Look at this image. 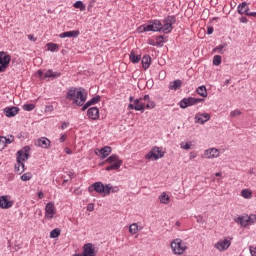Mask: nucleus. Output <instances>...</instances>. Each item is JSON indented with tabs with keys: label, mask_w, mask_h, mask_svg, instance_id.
Masks as SVG:
<instances>
[{
	"label": "nucleus",
	"mask_w": 256,
	"mask_h": 256,
	"mask_svg": "<svg viewBox=\"0 0 256 256\" xmlns=\"http://www.w3.org/2000/svg\"><path fill=\"white\" fill-rule=\"evenodd\" d=\"M66 99L72 101L78 107H83L85 101H87V94H85L83 88L70 87L66 92Z\"/></svg>",
	"instance_id": "f257e3e1"
},
{
	"label": "nucleus",
	"mask_w": 256,
	"mask_h": 256,
	"mask_svg": "<svg viewBox=\"0 0 256 256\" xmlns=\"http://www.w3.org/2000/svg\"><path fill=\"white\" fill-rule=\"evenodd\" d=\"M161 29H163V23H161L159 20H152L139 26L137 31L138 33H147L149 31L159 32Z\"/></svg>",
	"instance_id": "f03ea898"
},
{
	"label": "nucleus",
	"mask_w": 256,
	"mask_h": 256,
	"mask_svg": "<svg viewBox=\"0 0 256 256\" xmlns=\"http://www.w3.org/2000/svg\"><path fill=\"white\" fill-rule=\"evenodd\" d=\"M129 101L133 104H129L128 109H134V111H145V102L143 101H149V94H146L143 97L137 99H135L133 96H130Z\"/></svg>",
	"instance_id": "7ed1b4c3"
},
{
	"label": "nucleus",
	"mask_w": 256,
	"mask_h": 256,
	"mask_svg": "<svg viewBox=\"0 0 256 256\" xmlns=\"http://www.w3.org/2000/svg\"><path fill=\"white\" fill-rule=\"evenodd\" d=\"M106 163L109 164L105 169L106 171H117V169H121V165H123V160L119 159V155L112 154L106 159Z\"/></svg>",
	"instance_id": "20e7f679"
},
{
	"label": "nucleus",
	"mask_w": 256,
	"mask_h": 256,
	"mask_svg": "<svg viewBox=\"0 0 256 256\" xmlns=\"http://www.w3.org/2000/svg\"><path fill=\"white\" fill-rule=\"evenodd\" d=\"M170 247L175 255H183V253L187 251V245L179 238L174 239L171 242Z\"/></svg>",
	"instance_id": "39448f33"
},
{
	"label": "nucleus",
	"mask_w": 256,
	"mask_h": 256,
	"mask_svg": "<svg viewBox=\"0 0 256 256\" xmlns=\"http://www.w3.org/2000/svg\"><path fill=\"white\" fill-rule=\"evenodd\" d=\"M235 223L241 225L242 227H248V225H253L256 221V215H245V216H238L234 218Z\"/></svg>",
	"instance_id": "423d86ee"
},
{
	"label": "nucleus",
	"mask_w": 256,
	"mask_h": 256,
	"mask_svg": "<svg viewBox=\"0 0 256 256\" xmlns=\"http://www.w3.org/2000/svg\"><path fill=\"white\" fill-rule=\"evenodd\" d=\"M177 21V17L175 15H171L166 17L163 20L161 31L162 33L169 34L171 31H173V25H175V22Z\"/></svg>",
	"instance_id": "0eeeda50"
},
{
	"label": "nucleus",
	"mask_w": 256,
	"mask_h": 256,
	"mask_svg": "<svg viewBox=\"0 0 256 256\" xmlns=\"http://www.w3.org/2000/svg\"><path fill=\"white\" fill-rule=\"evenodd\" d=\"M205 99L203 98H195V97H188L184 98L179 102V106L181 109H187V107H193L194 105H199V103H203Z\"/></svg>",
	"instance_id": "6e6552de"
},
{
	"label": "nucleus",
	"mask_w": 256,
	"mask_h": 256,
	"mask_svg": "<svg viewBox=\"0 0 256 256\" xmlns=\"http://www.w3.org/2000/svg\"><path fill=\"white\" fill-rule=\"evenodd\" d=\"M165 156V152H163L162 148L154 147L152 148L146 155L145 159H149L151 161H157Z\"/></svg>",
	"instance_id": "1a4fd4ad"
},
{
	"label": "nucleus",
	"mask_w": 256,
	"mask_h": 256,
	"mask_svg": "<svg viewBox=\"0 0 256 256\" xmlns=\"http://www.w3.org/2000/svg\"><path fill=\"white\" fill-rule=\"evenodd\" d=\"M11 63V55L7 54L5 51L0 52V73H5L7 67Z\"/></svg>",
	"instance_id": "9d476101"
},
{
	"label": "nucleus",
	"mask_w": 256,
	"mask_h": 256,
	"mask_svg": "<svg viewBox=\"0 0 256 256\" xmlns=\"http://www.w3.org/2000/svg\"><path fill=\"white\" fill-rule=\"evenodd\" d=\"M88 191L90 193H93V191L99 194L104 193V195H106V193H109V190H107V185L104 186L102 182H95L88 187Z\"/></svg>",
	"instance_id": "9b49d317"
},
{
	"label": "nucleus",
	"mask_w": 256,
	"mask_h": 256,
	"mask_svg": "<svg viewBox=\"0 0 256 256\" xmlns=\"http://www.w3.org/2000/svg\"><path fill=\"white\" fill-rule=\"evenodd\" d=\"M15 202L11 200V196L3 195L0 196V209H11Z\"/></svg>",
	"instance_id": "f8f14e48"
},
{
	"label": "nucleus",
	"mask_w": 256,
	"mask_h": 256,
	"mask_svg": "<svg viewBox=\"0 0 256 256\" xmlns=\"http://www.w3.org/2000/svg\"><path fill=\"white\" fill-rule=\"evenodd\" d=\"M29 151H31V147L25 146L22 150L17 152V161L20 163H25L27 159H29Z\"/></svg>",
	"instance_id": "ddd939ff"
},
{
	"label": "nucleus",
	"mask_w": 256,
	"mask_h": 256,
	"mask_svg": "<svg viewBox=\"0 0 256 256\" xmlns=\"http://www.w3.org/2000/svg\"><path fill=\"white\" fill-rule=\"evenodd\" d=\"M214 247L218 251H227L229 247H231V240H228V239L220 240L214 245Z\"/></svg>",
	"instance_id": "4468645a"
},
{
	"label": "nucleus",
	"mask_w": 256,
	"mask_h": 256,
	"mask_svg": "<svg viewBox=\"0 0 256 256\" xmlns=\"http://www.w3.org/2000/svg\"><path fill=\"white\" fill-rule=\"evenodd\" d=\"M55 217V204L48 202L45 206V218L53 219Z\"/></svg>",
	"instance_id": "2eb2a0df"
},
{
	"label": "nucleus",
	"mask_w": 256,
	"mask_h": 256,
	"mask_svg": "<svg viewBox=\"0 0 256 256\" xmlns=\"http://www.w3.org/2000/svg\"><path fill=\"white\" fill-rule=\"evenodd\" d=\"M219 157V149L217 148H209L204 152L205 159H217Z\"/></svg>",
	"instance_id": "dca6fc26"
},
{
	"label": "nucleus",
	"mask_w": 256,
	"mask_h": 256,
	"mask_svg": "<svg viewBox=\"0 0 256 256\" xmlns=\"http://www.w3.org/2000/svg\"><path fill=\"white\" fill-rule=\"evenodd\" d=\"M79 35H81V32L79 30H72V31H66L63 32L59 35L60 39H65V38H73V39H77V37H79Z\"/></svg>",
	"instance_id": "f3484780"
},
{
	"label": "nucleus",
	"mask_w": 256,
	"mask_h": 256,
	"mask_svg": "<svg viewBox=\"0 0 256 256\" xmlns=\"http://www.w3.org/2000/svg\"><path fill=\"white\" fill-rule=\"evenodd\" d=\"M239 15H247V17H252L251 12H249V5L247 2H242L238 5Z\"/></svg>",
	"instance_id": "a211bd4d"
},
{
	"label": "nucleus",
	"mask_w": 256,
	"mask_h": 256,
	"mask_svg": "<svg viewBox=\"0 0 256 256\" xmlns=\"http://www.w3.org/2000/svg\"><path fill=\"white\" fill-rule=\"evenodd\" d=\"M36 146L41 147L42 149H49V147H51V140L46 137L39 138L36 141Z\"/></svg>",
	"instance_id": "6ab92c4d"
},
{
	"label": "nucleus",
	"mask_w": 256,
	"mask_h": 256,
	"mask_svg": "<svg viewBox=\"0 0 256 256\" xmlns=\"http://www.w3.org/2000/svg\"><path fill=\"white\" fill-rule=\"evenodd\" d=\"M87 116L89 119H92V121H97L99 119V108L97 107H91L87 111Z\"/></svg>",
	"instance_id": "aec40b11"
},
{
	"label": "nucleus",
	"mask_w": 256,
	"mask_h": 256,
	"mask_svg": "<svg viewBox=\"0 0 256 256\" xmlns=\"http://www.w3.org/2000/svg\"><path fill=\"white\" fill-rule=\"evenodd\" d=\"M209 119H211V115H209L208 113H199L195 116V122L200 123L201 125L207 123Z\"/></svg>",
	"instance_id": "412c9836"
},
{
	"label": "nucleus",
	"mask_w": 256,
	"mask_h": 256,
	"mask_svg": "<svg viewBox=\"0 0 256 256\" xmlns=\"http://www.w3.org/2000/svg\"><path fill=\"white\" fill-rule=\"evenodd\" d=\"M96 155H102L101 159H107L111 155V147L105 146L101 148L100 150L95 151Z\"/></svg>",
	"instance_id": "4be33fe9"
},
{
	"label": "nucleus",
	"mask_w": 256,
	"mask_h": 256,
	"mask_svg": "<svg viewBox=\"0 0 256 256\" xmlns=\"http://www.w3.org/2000/svg\"><path fill=\"white\" fill-rule=\"evenodd\" d=\"M17 113H19V107H6L4 109V115H6V117H15V115H17Z\"/></svg>",
	"instance_id": "5701e85b"
},
{
	"label": "nucleus",
	"mask_w": 256,
	"mask_h": 256,
	"mask_svg": "<svg viewBox=\"0 0 256 256\" xmlns=\"http://www.w3.org/2000/svg\"><path fill=\"white\" fill-rule=\"evenodd\" d=\"M44 77H46V79H59V77H61V72H54L53 70H47L45 72Z\"/></svg>",
	"instance_id": "b1692460"
},
{
	"label": "nucleus",
	"mask_w": 256,
	"mask_h": 256,
	"mask_svg": "<svg viewBox=\"0 0 256 256\" xmlns=\"http://www.w3.org/2000/svg\"><path fill=\"white\" fill-rule=\"evenodd\" d=\"M140 61L142 63L143 69L147 70L149 67H151V56L144 55Z\"/></svg>",
	"instance_id": "393cba45"
},
{
	"label": "nucleus",
	"mask_w": 256,
	"mask_h": 256,
	"mask_svg": "<svg viewBox=\"0 0 256 256\" xmlns=\"http://www.w3.org/2000/svg\"><path fill=\"white\" fill-rule=\"evenodd\" d=\"M14 171L18 175H21L22 173H24L25 172V163L17 161V163L15 164V167H14Z\"/></svg>",
	"instance_id": "a878e982"
},
{
	"label": "nucleus",
	"mask_w": 256,
	"mask_h": 256,
	"mask_svg": "<svg viewBox=\"0 0 256 256\" xmlns=\"http://www.w3.org/2000/svg\"><path fill=\"white\" fill-rule=\"evenodd\" d=\"M129 59L131 63H139V61H141V54H136L135 50H131Z\"/></svg>",
	"instance_id": "bb28decb"
},
{
	"label": "nucleus",
	"mask_w": 256,
	"mask_h": 256,
	"mask_svg": "<svg viewBox=\"0 0 256 256\" xmlns=\"http://www.w3.org/2000/svg\"><path fill=\"white\" fill-rule=\"evenodd\" d=\"M181 85H183V82L178 79L173 82H170L169 89H171L172 91H177V89H181Z\"/></svg>",
	"instance_id": "cd10ccee"
},
{
	"label": "nucleus",
	"mask_w": 256,
	"mask_h": 256,
	"mask_svg": "<svg viewBox=\"0 0 256 256\" xmlns=\"http://www.w3.org/2000/svg\"><path fill=\"white\" fill-rule=\"evenodd\" d=\"M159 201L163 205H169V201H170L169 195H167V193L165 192H162L159 196Z\"/></svg>",
	"instance_id": "c85d7f7f"
},
{
	"label": "nucleus",
	"mask_w": 256,
	"mask_h": 256,
	"mask_svg": "<svg viewBox=\"0 0 256 256\" xmlns=\"http://www.w3.org/2000/svg\"><path fill=\"white\" fill-rule=\"evenodd\" d=\"M106 192L105 195H111V193H119V188L117 186H112L111 184L106 185Z\"/></svg>",
	"instance_id": "c756f323"
},
{
	"label": "nucleus",
	"mask_w": 256,
	"mask_h": 256,
	"mask_svg": "<svg viewBox=\"0 0 256 256\" xmlns=\"http://www.w3.org/2000/svg\"><path fill=\"white\" fill-rule=\"evenodd\" d=\"M196 93L200 95V97H207V87L200 86L196 89Z\"/></svg>",
	"instance_id": "7c9ffc66"
},
{
	"label": "nucleus",
	"mask_w": 256,
	"mask_h": 256,
	"mask_svg": "<svg viewBox=\"0 0 256 256\" xmlns=\"http://www.w3.org/2000/svg\"><path fill=\"white\" fill-rule=\"evenodd\" d=\"M73 7L75 9H79L80 11H85V3H83V1L79 0V1H76L74 4H73Z\"/></svg>",
	"instance_id": "2f4dec72"
},
{
	"label": "nucleus",
	"mask_w": 256,
	"mask_h": 256,
	"mask_svg": "<svg viewBox=\"0 0 256 256\" xmlns=\"http://www.w3.org/2000/svg\"><path fill=\"white\" fill-rule=\"evenodd\" d=\"M137 231H139V225H137V223H133L129 226V233L131 235H136Z\"/></svg>",
	"instance_id": "473e14b6"
},
{
	"label": "nucleus",
	"mask_w": 256,
	"mask_h": 256,
	"mask_svg": "<svg viewBox=\"0 0 256 256\" xmlns=\"http://www.w3.org/2000/svg\"><path fill=\"white\" fill-rule=\"evenodd\" d=\"M99 101H101V96H96V97L91 98L86 103L88 104L89 107H91V105H97V103H99Z\"/></svg>",
	"instance_id": "72a5a7b5"
},
{
	"label": "nucleus",
	"mask_w": 256,
	"mask_h": 256,
	"mask_svg": "<svg viewBox=\"0 0 256 256\" xmlns=\"http://www.w3.org/2000/svg\"><path fill=\"white\" fill-rule=\"evenodd\" d=\"M241 195L244 197V199H251L253 193L249 189H244L241 191Z\"/></svg>",
	"instance_id": "f704fd0d"
},
{
	"label": "nucleus",
	"mask_w": 256,
	"mask_h": 256,
	"mask_svg": "<svg viewBox=\"0 0 256 256\" xmlns=\"http://www.w3.org/2000/svg\"><path fill=\"white\" fill-rule=\"evenodd\" d=\"M59 235H61V230L59 228H55L54 230H52L50 232L51 239H57V237H59Z\"/></svg>",
	"instance_id": "c9c22d12"
},
{
	"label": "nucleus",
	"mask_w": 256,
	"mask_h": 256,
	"mask_svg": "<svg viewBox=\"0 0 256 256\" xmlns=\"http://www.w3.org/2000/svg\"><path fill=\"white\" fill-rule=\"evenodd\" d=\"M46 47H47L48 51H51V53H55V51H57V47H59V45L50 42L46 45Z\"/></svg>",
	"instance_id": "e433bc0d"
},
{
	"label": "nucleus",
	"mask_w": 256,
	"mask_h": 256,
	"mask_svg": "<svg viewBox=\"0 0 256 256\" xmlns=\"http://www.w3.org/2000/svg\"><path fill=\"white\" fill-rule=\"evenodd\" d=\"M15 141V137L13 135H9L8 137L4 136V144L6 145H11Z\"/></svg>",
	"instance_id": "4c0bfd02"
},
{
	"label": "nucleus",
	"mask_w": 256,
	"mask_h": 256,
	"mask_svg": "<svg viewBox=\"0 0 256 256\" xmlns=\"http://www.w3.org/2000/svg\"><path fill=\"white\" fill-rule=\"evenodd\" d=\"M146 101L147 103L145 104V109H155V102L153 100H143Z\"/></svg>",
	"instance_id": "58836bf2"
},
{
	"label": "nucleus",
	"mask_w": 256,
	"mask_h": 256,
	"mask_svg": "<svg viewBox=\"0 0 256 256\" xmlns=\"http://www.w3.org/2000/svg\"><path fill=\"white\" fill-rule=\"evenodd\" d=\"M31 179H33V174H31V172L24 173L21 176V181H31Z\"/></svg>",
	"instance_id": "ea45409f"
},
{
	"label": "nucleus",
	"mask_w": 256,
	"mask_h": 256,
	"mask_svg": "<svg viewBox=\"0 0 256 256\" xmlns=\"http://www.w3.org/2000/svg\"><path fill=\"white\" fill-rule=\"evenodd\" d=\"M225 47H227V44H220L219 46H217L216 48H214V51H216L217 53H220L221 55H223V50L225 49Z\"/></svg>",
	"instance_id": "a19ab883"
},
{
	"label": "nucleus",
	"mask_w": 256,
	"mask_h": 256,
	"mask_svg": "<svg viewBox=\"0 0 256 256\" xmlns=\"http://www.w3.org/2000/svg\"><path fill=\"white\" fill-rule=\"evenodd\" d=\"M164 39H165V37L163 35H160L156 38L157 47H163Z\"/></svg>",
	"instance_id": "79ce46f5"
},
{
	"label": "nucleus",
	"mask_w": 256,
	"mask_h": 256,
	"mask_svg": "<svg viewBox=\"0 0 256 256\" xmlns=\"http://www.w3.org/2000/svg\"><path fill=\"white\" fill-rule=\"evenodd\" d=\"M181 149H184L185 151H189L191 149V142H181L180 143Z\"/></svg>",
	"instance_id": "37998d69"
},
{
	"label": "nucleus",
	"mask_w": 256,
	"mask_h": 256,
	"mask_svg": "<svg viewBox=\"0 0 256 256\" xmlns=\"http://www.w3.org/2000/svg\"><path fill=\"white\" fill-rule=\"evenodd\" d=\"M22 109L24 111H33V109H35V104H24Z\"/></svg>",
	"instance_id": "c03bdc74"
},
{
	"label": "nucleus",
	"mask_w": 256,
	"mask_h": 256,
	"mask_svg": "<svg viewBox=\"0 0 256 256\" xmlns=\"http://www.w3.org/2000/svg\"><path fill=\"white\" fill-rule=\"evenodd\" d=\"M220 63H221V56L215 55L213 57V65L219 66Z\"/></svg>",
	"instance_id": "a18cd8bd"
},
{
	"label": "nucleus",
	"mask_w": 256,
	"mask_h": 256,
	"mask_svg": "<svg viewBox=\"0 0 256 256\" xmlns=\"http://www.w3.org/2000/svg\"><path fill=\"white\" fill-rule=\"evenodd\" d=\"M5 147H7L5 145V136H0V151H3V149H5Z\"/></svg>",
	"instance_id": "49530a36"
},
{
	"label": "nucleus",
	"mask_w": 256,
	"mask_h": 256,
	"mask_svg": "<svg viewBox=\"0 0 256 256\" xmlns=\"http://www.w3.org/2000/svg\"><path fill=\"white\" fill-rule=\"evenodd\" d=\"M239 115H241V110L239 109H236V110H233L232 112H230V117H239Z\"/></svg>",
	"instance_id": "de8ad7c7"
},
{
	"label": "nucleus",
	"mask_w": 256,
	"mask_h": 256,
	"mask_svg": "<svg viewBox=\"0 0 256 256\" xmlns=\"http://www.w3.org/2000/svg\"><path fill=\"white\" fill-rule=\"evenodd\" d=\"M37 75L40 79H47V77H45V73H43V70H38Z\"/></svg>",
	"instance_id": "09e8293b"
},
{
	"label": "nucleus",
	"mask_w": 256,
	"mask_h": 256,
	"mask_svg": "<svg viewBox=\"0 0 256 256\" xmlns=\"http://www.w3.org/2000/svg\"><path fill=\"white\" fill-rule=\"evenodd\" d=\"M249 251L252 256H256V247L255 246H250Z\"/></svg>",
	"instance_id": "8fccbe9b"
},
{
	"label": "nucleus",
	"mask_w": 256,
	"mask_h": 256,
	"mask_svg": "<svg viewBox=\"0 0 256 256\" xmlns=\"http://www.w3.org/2000/svg\"><path fill=\"white\" fill-rule=\"evenodd\" d=\"M148 45H152V47H157V42L153 39L148 40Z\"/></svg>",
	"instance_id": "3c124183"
},
{
	"label": "nucleus",
	"mask_w": 256,
	"mask_h": 256,
	"mask_svg": "<svg viewBox=\"0 0 256 256\" xmlns=\"http://www.w3.org/2000/svg\"><path fill=\"white\" fill-rule=\"evenodd\" d=\"M213 31H215V29H214L212 26H209V27L207 28V34H208V35H213Z\"/></svg>",
	"instance_id": "603ef678"
},
{
	"label": "nucleus",
	"mask_w": 256,
	"mask_h": 256,
	"mask_svg": "<svg viewBox=\"0 0 256 256\" xmlns=\"http://www.w3.org/2000/svg\"><path fill=\"white\" fill-rule=\"evenodd\" d=\"M66 140H67V135L62 134V135L60 136V139H59L60 143H63V142H65Z\"/></svg>",
	"instance_id": "864d4df0"
},
{
	"label": "nucleus",
	"mask_w": 256,
	"mask_h": 256,
	"mask_svg": "<svg viewBox=\"0 0 256 256\" xmlns=\"http://www.w3.org/2000/svg\"><path fill=\"white\" fill-rule=\"evenodd\" d=\"M240 23H247L249 20L247 19V17L243 16L239 19Z\"/></svg>",
	"instance_id": "5fc2aeb1"
},
{
	"label": "nucleus",
	"mask_w": 256,
	"mask_h": 256,
	"mask_svg": "<svg viewBox=\"0 0 256 256\" xmlns=\"http://www.w3.org/2000/svg\"><path fill=\"white\" fill-rule=\"evenodd\" d=\"M69 127V122H63L61 125V129H67Z\"/></svg>",
	"instance_id": "6e6d98bb"
},
{
	"label": "nucleus",
	"mask_w": 256,
	"mask_h": 256,
	"mask_svg": "<svg viewBox=\"0 0 256 256\" xmlns=\"http://www.w3.org/2000/svg\"><path fill=\"white\" fill-rule=\"evenodd\" d=\"M28 39H29V41H34V42L37 41V38H35V36L32 34L28 35Z\"/></svg>",
	"instance_id": "4d7b16f0"
},
{
	"label": "nucleus",
	"mask_w": 256,
	"mask_h": 256,
	"mask_svg": "<svg viewBox=\"0 0 256 256\" xmlns=\"http://www.w3.org/2000/svg\"><path fill=\"white\" fill-rule=\"evenodd\" d=\"M95 207L93 206V204H88L87 206V211H94Z\"/></svg>",
	"instance_id": "13d9d810"
},
{
	"label": "nucleus",
	"mask_w": 256,
	"mask_h": 256,
	"mask_svg": "<svg viewBox=\"0 0 256 256\" xmlns=\"http://www.w3.org/2000/svg\"><path fill=\"white\" fill-rule=\"evenodd\" d=\"M89 105L87 104V102L85 104L82 105V111H86V109H89Z\"/></svg>",
	"instance_id": "bf43d9fd"
},
{
	"label": "nucleus",
	"mask_w": 256,
	"mask_h": 256,
	"mask_svg": "<svg viewBox=\"0 0 256 256\" xmlns=\"http://www.w3.org/2000/svg\"><path fill=\"white\" fill-rule=\"evenodd\" d=\"M38 197L39 199H43V197H45V194L42 191H40L38 192Z\"/></svg>",
	"instance_id": "052dcab7"
},
{
	"label": "nucleus",
	"mask_w": 256,
	"mask_h": 256,
	"mask_svg": "<svg viewBox=\"0 0 256 256\" xmlns=\"http://www.w3.org/2000/svg\"><path fill=\"white\" fill-rule=\"evenodd\" d=\"M65 153L67 154V155H71V153H73V151H71V149H69V148H65Z\"/></svg>",
	"instance_id": "680f3d73"
},
{
	"label": "nucleus",
	"mask_w": 256,
	"mask_h": 256,
	"mask_svg": "<svg viewBox=\"0 0 256 256\" xmlns=\"http://www.w3.org/2000/svg\"><path fill=\"white\" fill-rule=\"evenodd\" d=\"M195 157H197V154L194 152L190 153V159H195Z\"/></svg>",
	"instance_id": "e2e57ef3"
},
{
	"label": "nucleus",
	"mask_w": 256,
	"mask_h": 256,
	"mask_svg": "<svg viewBox=\"0 0 256 256\" xmlns=\"http://www.w3.org/2000/svg\"><path fill=\"white\" fill-rule=\"evenodd\" d=\"M221 175H222L221 172H216L215 173V177H221Z\"/></svg>",
	"instance_id": "0e129e2a"
},
{
	"label": "nucleus",
	"mask_w": 256,
	"mask_h": 256,
	"mask_svg": "<svg viewBox=\"0 0 256 256\" xmlns=\"http://www.w3.org/2000/svg\"><path fill=\"white\" fill-rule=\"evenodd\" d=\"M68 175H69V179H73L74 174L72 172H70Z\"/></svg>",
	"instance_id": "69168bd1"
},
{
	"label": "nucleus",
	"mask_w": 256,
	"mask_h": 256,
	"mask_svg": "<svg viewBox=\"0 0 256 256\" xmlns=\"http://www.w3.org/2000/svg\"><path fill=\"white\" fill-rule=\"evenodd\" d=\"M250 15H252V17H256V12H250Z\"/></svg>",
	"instance_id": "338daca9"
},
{
	"label": "nucleus",
	"mask_w": 256,
	"mask_h": 256,
	"mask_svg": "<svg viewBox=\"0 0 256 256\" xmlns=\"http://www.w3.org/2000/svg\"><path fill=\"white\" fill-rule=\"evenodd\" d=\"M69 182V179H65V180H63V183L65 184V183H68Z\"/></svg>",
	"instance_id": "774afa93"
}]
</instances>
